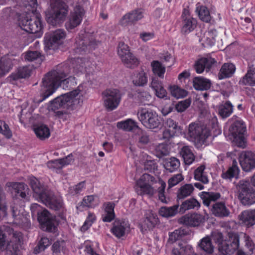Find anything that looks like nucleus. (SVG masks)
<instances>
[{
    "label": "nucleus",
    "mask_w": 255,
    "mask_h": 255,
    "mask_svg": "<svg viewBox=\"0 0 255 255\" xmlns=\"http://www.w3.org/2000/svg\"><path fill=\"white\" fill-rule=\"evenodd\" d=\"M70 64L72 67L73 72L79 75L87 71V66L90 65V62L86 58L78 57L72 59L69 63L59 64L48 72L42 79V84L45 88L42 94V101L52 95L59 87L65 90H70L76 85L74 77L66 78L71 71Z\"/></svg>",
    "instance_id": "nucleus-1"
},
{
    "label": "nucleus",
    "mask_w": 255,
    "mask_h": 255,
    "mask_svg": "<svg viewBox=\"0 0 255 255\" xmlns=\"http://www.w3.org/2000/svg\"><path fill=\"white\" fill-rule=\"evenodd\" d=\"M21 2L22 6L26 8L28 11L26 14L19 16V26L28 33L35 34L36 36H40L42 34L43 25L41 15L37 12V0H21Z\"/></svg>",
    "instance_id": "nucleus-2"
},
{
    "label": "nucleus",
    "mask_w": 255,
    "mask_h": 255,
    "mask_svg": "<svg viewBox=\"0 0 255 255\" xmlns=\"http://www.w3.org/2000/svg\"><path fill=\"white\" fill-rule=\"evenodd\" d=\"M29 185L33 191V196L49 208L58 211L63 206L61 200L57 199L53 193L34 176L29 177Z\"/></svg>",
    "instance_id": "nucleus-3"
},
{
    "label": "nucleus",
    "mask_w": 255,
    "mask_h": 255,
    "mask_svg": "<svg viewBox=\"0 0 255 255\" xmlns=\"http://www.w3.org/2000/svg\"><path fill=\"white\" fill-rule=\"evenodd\" d=\"M80 90L76 89L72 91L63 94L51 101L49 106V109L54 112L55 115L60 118L66 112L63 110H58L61 109H73V106L76 102V97L79 94Z\"/></svg>",
    "instance_id": "nucleus-4"
},
{
    "label": "nucleus",
    "mask_w": 255,
    "mask_h": 255,
    "mask_svg": "<svg viewBox=\"0 0 255 255\" xmlns=\"http://www.w3.org/2000/svg\"><path fill=\"white\" fill-rule=\"evenodd\" d=\"M69 11V6L62 0H56L52 5L51 9L46 14L47 22L56 25L63 22Z\"/></svg>",
    "instance_id": "nucleus-5"
},
{
    "label": "nucleus",
    "mask_w": 255,
    "mask_h": 255,
    "mask_svg": "<svg viewBox=\"0 0 255 255\" xmlns=\"http://www.w3.org/2000/svg\"><path fill=\"white\" fill-rule=\"evenodd\" d=\"M189 136L197 148H200L206 143L210 135L209 128L199 123H192L189 125Z\"/></svg>",
    "instance_id": "nucleus-6"
},
{
    "label": "nucleus",
    "mask_w": 255,
    "mask_h": 255,
    "mask_svg": "<svg viewBox=\"0 0 255 255\" xmlns=\"http://www.w3.org/2000/svg\"><path fill=\"white\" fill-rule=\"evenodd\" d=\"M236 193L239 199L244 205L255 203V191L247 180H241L236 184Z\"/></svg>",
    "instance_id": "nucleus-7"
},
{
    "label": "nucleus",
    "mask_w": 255,
    "mask_h": 255,
    "mask_svg": "<svg viewBox=\"0 0 255 255\" xmlns=\"http://www.w3.org/2000/svg\"><path fill=\"white\" fill-rule=\"evenodd\" d=\"M31 212L36 211L37 220L41 225V229L48 232H54L56 229L55 220L50 217V213L44 209L42 211V207L38 204H33L31 206Z\"/></svg>",
    "instance_id": "nucleus-8"
},
{
    "label": "nucleus",
    "mask_w": 255,
    "mask_h": 255,
    "mask_svg": "<svg viewBox=\"0 0 255 255\" xmlns=\"http://www.w3.org/2000/svg\"><path fill=\"white\" fill-rule=\"evenodd\" d=\"M128 132L132 139L137 142L138 146L143 147L150 142L148 133L144 130L140 128L137 123L135 121L128 119Z\"/></svg>",
    "instance_id": "nucleus-9"
},
{
    "label": "nucleus",
    "mask_w": 255,
    "mask_h": 255,
    "mask_svg": "<svg viewBox=\"0 0 255 255\" xmlns=\"http://www.w3.org/2000/svg\"><path fill=\"white\" fill-rule=\"evenodd\" d=\"M137 115L139 120L147 128L154 129L160 124V119L158 114L152 110L140 108Z\"/></svg>",
    "instance_id": "nucleus-10"
},
{
    "label": "nucleus",
    "mask_w": 255,
    "mask_h": 255,
    "mask_svg": "<svg viewBox=\"0 0 255 255\" xmlns=\"http://www.w3.org/2000/svg\"><path fill=\"white\" fill-rule=\"evenodd\" d=\"M246 127L245 123L242 120L236 121L229 128L230 135L233 142L239 147H245V133Z\"/></svg>",
    "instance_id": "nucleus-11"
},
{
    "label": "nucleus",
    "mask_w": 255,
    "mask_h": 255,
    "mask_svg": "<svg viewBox=\"0 0 255 255\" xmlns=\"http://www.w3.org/2000/svg\"><path fill=\"white\" fill-rule=\"evenodd\" d=\"M66 36L63 29H58L52 32L46 33L44 38V49L45 50L56 49L62 43Z\"/></svg>",
    "instance_id": "nucleus-12"
},
{
    "label": "nucleus",
    "mask_w": 255,
    "mask_h": 255,
    "mask_svg": "<svg viewBox=\"0 0 255 255\" xmlns=\"http://www.w3.org/2000/svg\"><path fill=\"white\" fill-rule=\"evenodd\" d=\"M154 177L150 175L144 173L137 181L135 190L137 194L143 196L147 195L149 197L153 196L155 190L149 184V181H153Z\"/></svg>",
    "instance_id": "nucleus-13"
},
{
    "label": "nucleus",
    "mask_w": 255,
    "mask_h": 255,
    "mask_svg": "<svg viewBox=\"0 0 255 255\" xmlns=\"http://www.w3.org/2000/svg\"><path fill=\"white\" fill-rule=\"evenodd\" d=\"M102 95L105 106L108 110L113 111L118 107L122 98V94L119 90L108 89L103 92Z\"/></svg>",
    "instance_id": "nucleus-14"
},
{
    "label": "nucleus",
    "mask_w": 255,
    "mask_h": 255,
    "mask_svg": "<svg viewBox=\"0 0 255 255\" xmlns=\"http://www.w3.org/2000/svg\"><path fill=\"white\" fill-rule=\"evenodd\" d=\"M228 239L219 246V251L223 255L234 253L239 247V236L235 233H228Z\"/></svg>",
    "instance_id": "nucleus-15"
},
{
    "label": "nucleus",
    "mask_w": 255,
    "mask_h": 255,
    "mask_svg": "<svg viewBox=\"0 0 255 255\" xmlns=\"http://www.w3.org/2000/svg\"><path fill=\"white\" fill-rule=\"evenodd\" d=\"M83 7L80 5H76L73 11L71 12L68 20L65 23V27L68 30L73 29L79 25L85 15Z\"/></svg>",
    "instance_id": "nucleus-16"
},
{
    "label": "nucleus",
    "mask_w": 255,
    "mask_h": 255,
    "mask_svg": "<svg viewBox=\"0 0 255 255\" xmlns=\"http://www.w3.org/2000/svg\"><path fill=\"white\" fill-rule=\"evenodd\" d=\"M181 132L180 127L173 120L168 118L165 123L164 129L162 132L161 139L169 140L171 137L178 135Z\"/></svg>",
    "instance_id": "nucleus-17"
},
{
    "label": "nucleus",
    "mask_w": 255,
    "mask_h": 255,
    "mask_svg": "<svg viewBox=\"0 0 255 255\" xmlns=\"http://www.w3.org/2000/svg\"><path fill=\"white\" fill-rule=\"evenodd\" d=\"M182 26L181 31L184 34H187L193 31L196 27V20L190 14L188 8H184L182 14Z\"/></svg>",
    "instance_id": "nucleus-18"
},
{
    "label": "nucleus",
    "mask_w": 255,
    "mask_h": 255,
    "mask_svg": "<svg viewBox=\"0 0 255 255\" xmlns=\"http://www.w3.org/2000/svg\"><path fill=\"white\" fill-rule=\"evenodd\" d=\"M6 187L9 188L11 192L13 193L16 198L22 199L26 198V194L28 192L27 185L23 182H8L6 184Z\"/></svg>",
    "instance_id": "nucleus-19"
},
{
    "label": "nucleus",
    "mask_w": 255,
    "mask_h": 255,
    "mask_svg": "<svg viewBox=\"0 0 255 255\" xmlns=\"http://www.w3.org/2000/svg\"><path fill=\"white\" fill-rule=\"evenodd\" d=\"M240 163L244 171H251L255 168V153L250 151L243 152L240 156Z\"/></svg>",
    "instance_id": "nucleus-20"
},
{
    "label": "nucleus",
    "mask_w": 255,
    "mask_h": 255,
    "mask_svg": "<svg viewBox=\"0 0 255 255\" xmlns=\"http://www.w3.org/2000/svg\"><path fill=\"white\" fill-rule=\"evenodd\" d=\"M205 221L204 217L199 214H188L179 219L180 223L191 227H197Z\"/></svg>",
    "instance_id": "nucleus-21"
},
{
    "label": "nucleus",
    "mask_w": 255,
    "mask_h": 255,
    "mask_svg": "<svg viewBox=\"0 0 255 255\" xmlns=\"http://www.w3.org/2000/svg\"><path fill=\"white\" fill-rule=\"evenodd\" d=\"M100 203L99 197L97 195L85 196L77 205L78 210L83 211L85 208L94 209L99 206Z\"/></svg>",
    "instance_id": "nucleus-22"
},
{
    "label": "nucleus",
    "mask_w": 255,
    "mask_h": 255,
    "mask_svg": "<svg viewBox=\"0 0 255 255\" xmlns=\"http://www.w3.org/2000/svg\"><path fill=\"white\" fill-rule=\"evenodd\" d=\"M76 52L81 54L90 52L95 50L98 45V42L94 39H81L79 41L76 40Z\"/></svg>",
    "instance_id": "nucleus-23"
},
{
    "label": "nucleus",
    "mask_w": 255,
    "mask_h": 255,
    "mask_svg": "<svg viewBox=\"0 0 255 255\" xmlns=\"http://www.w3.org/2000/svg\"><path fill=\"white\" fill-rule=\"evenodd\" d=\"M31 70L27 66L19 68L17 71L12 73L8 77V81L11 84H14L17 80L30 76Z\"/></svg>",
    "instance_id": "nucleus-24"
},
{
    "label": "nucleus",
    "mask_w": 255,
    "mask_h": 255,
    "mask_svg": "<svg viewBox=\"0 0 255 255\" xmlns=\"http://www.w3.org/2000/svg\"><path fill=\"white\" fill-rule=\"evenodd\" d=\"M211 212L216 217L224 218L229 217L230 211L222 202H216L212 205Z\"/></svg>",
    "instance_id": "nucleus-25"
},
{
    "label": "nucleus",
    "mask_w": 255,
    "mask_h": 255,
    "mask_svg": "<svg viewBox=\"0 0 255 255\" xmlns=\"http://www.w3.org/2000/svg\"><path fill=\"white\" fill-rule=\"evenodd\" d=\"M216 62L212 58H202L197 60L195 64V69L197 73H202L205 69L208 71L213 64Z\"/></svg>",
    "instance_id": "nucleus-26"
},
{
    "label": "nucleus",
    "mask_w": 255,
    "mask_h": 255,
    "mask_svg": "<svg viewBox=\"0 0 255 255\" xmlns=\"http://www.w3.org/2000/svg\"><path fill=\"white\" fill-rule=\"evenodd\" d=\"M193 86L197 90H207L211 86V81L203 77H195L193 80Z\"/></svg>",
    "instance_id": "nucleus-27"
},
{
    "label": "nucleus",
    "mask_w": 255,
    "mask_h": 255,
    "mask_svg": "<svg viewBox=\"0 0 255 255\" xmlns=\"http://www.w3.org/2000/svg\"><path fill=\"white\" fill-rule=\"evenodd\" d=\"M200 207V203L195 198H190L182 202L179 208V212L184 213L186 211L198 209Z\"/></svg>",
    "instance_id": "nucleus-28"
},
{
    "label": "nucleus",
    "mask_w": 255,
    "mask_h": 255,
    "mask_svg": "<svg viewBox=\"0 0 255 255\" xmlns=\"http://www.w3.org/2000/svg\"><path fill=\"white\" fill-rule=\"evenodd\" d=\"M164 168L169 172H174L179 168L180 162L178 159L175 157L165 158L163 162Z\"/></svg>",
    "instance_id": "nucleus-29"
},
{
    "label": "nucleus",
    "mask_w": 255,
    "mask_h": 255,
    "mask_svg": "<svg viewBox=\"0 0 255 255\" xmlns=\"http://www.w3.org/2000/svg\"><path fill=\"white\" fill-rule=\"evenodd\" d=\"M240 172L237 162L234 160L232 165L225 172H223L222 177L226 180H231L233 178H237Z\"/></svg>",
    "instance_id": "nucleus-30"
},
{
    "label": "nucleus",
    "mask_w": 255,
    "mask_h": 255,
    "mask_svg": "<svg viewBox=\"0 0 255 255\" xmlns=\"http://www.w3.org/2000/svg\"><path fill=\"white\" fill-rule=\"evenodd\" d=\"M194 190L192 184H185L181 186L177 192V199H184L192 195Z\"/></svg>",
    "instance_id": "nucleus-31"
},
{
    "label": "nucleus",
    "mask_w": 255,
    "mask_h": 255,
    "mask_svg": "<svg viewBox=\"0 0 255 255\" xmlns=\"http://www.w3.org/2000/svg\"><path fill=\"white\" fill-rule=\"evenodd\" d=\"M236 70L235 66L232 63H225L221 67L219 73V78L223 79L231 77Z\"/></svg>",
    "instance_id": "nucleus-32"
},
{
    "label": "nucleus",
    "mask_w": 255,
    "mask_h": 255,
    "mask_svg": "<svg viewBox=\"0 0 255 255\" xmlns=\"http://www.w3.org/2000/svg\"><path fill=\"white\" fill-rule=\"evenodd\" d=\"M240 220L247 226L255 224V210H246L242 212Z\"/></svg>",
    "instance_id": "nucleus-33"
},
{
    "label": "nucleus",
    "mask_w": 255,
    "mask_h": 255,
    "mask_svg": "<svg viewBox=\"0 0 255 255\" xmlns=\"http://www.w3.org/2000/svg\"><path fill=\"white\" fill-rule=\"evenodd\" d=\"M217 35V32L215 29H212L206 32L204 36L201 39L202 44L204 46H212L216 41V37Z\"/></svg>",
    "instance_id": "nucleus-34"
},
{
    "label": "nucleus",
    "mask_w": 255,
    "mask_h": 255,
    "mask_svg": "<svg viewBox=\"0 0 255 255\" xmlns=\"http://www.w3.org/2000/svg\"><path fill=\"white\" fill-rule=\"evenodd\" d=\"M221 195L219 193L215 192H203L201 195V198L203 200V204L206 206H209L212 203H215L216 201L219 199Z\"/></svg>",
    "instance_id": "nucleus-35"
},
{
    "label": "nucleus",
    "mask_w": 255,
    "mask_h": 255,
    "mask_svg": "<svg viewBox=\"0 0 255 255\" xmlns=\"http://www.w3.org/2000/svg\"><path fill=\"white\" fill-rule=\"evenodd\" d=\"M196 12L202 21L205 22H209L210 21L211 17L210 12L205 6L201 5L198 3L196 5Z\"/></svg>",
    "instance_id": "nucleus-36"
},
{
    "label": "nucleus",
    "mask_w": 255,
    "mask_h": 255,
    "mask_svg": "<svg viewBox=\"0 0 255 255\" xmlns=\"http://www.w3.org/2000/svg\"><path fill=\"white\" fill-rule=\"evenodd\" d=\"M34 130L37 137L41 140L48 138L50 135L49 128L44 124L38 125L34 128Z\"/></svg>",
    "instance_id": "nucleus-37"
},
{
    "label": "nucleus",
    "mask_w": 255,
    "mask_h": 255,
    "mask_svg": "<svg viewBox=\"0 0 255 255\" xmlns=\"http://www.w3.org/2000/svg\"><path fill=\"white\" fill-rule=\"evenodd\" d=\"M194 178L196 180L201 181L204 184L209 182L207 172L204 165L198 167L194 171Z\"/></svg>",
    "instance_id": "nucleus-38"
},
{
    "label": "nucleus",
    "mask_w": 255,
    "mask_h": 255,
    "mask_svg": "<svg viewBox=\"0 0 255 255\" xmlns=\"http://www.w3.org/2000/svg\"><path fill=\"white\" fill-rule=\"evenodd\" d=\"M132 83L135 86H143L147 83V76L146 74L143 71L134 74L131 76Z\"/></svg>",
    "instance_id": "nucleus-39"
},
{
    "label": "nucleus",
    "mask_w": 255,
    "mask_h": 255,
    "mask_svg": "<svg viewBox=\"0 0 255 255\" xmlns=\"http://www.w3.org/2000/svg\"><path fill=\"white\" fill-rule=\"evenodd\" d=\"M180 154L186 164H191L195 159L191 147L188 146H184L181 148Z\"/></svg>",
    "instance_id": "nucleus-40"
},
{
    "label": "nucleus",
    "mask_w": 255,
    "mask_h": 255,
    "mask_svg": "<svg viewBox=\"0 0 255 255\" xmlns=\"http://www.w3.org/2000/svg\"><path fill=\"white\" fill-rule=\"evenodd\" d=\"M198 246L202 250L209 254H211L214 252V247L212 245L211 239L208 236L202 239L199 243Z\"/></svg>",
    "instance_id": "nucleus-41"
},
{
    "label": "nucleus",
    "mask_w": 255,
    "mask_h": 255,
    "mask_svg": "<svg viewBox=\"0 0 255 255\" xmlns=\"http://www.w3.org/2000/svg\"><path fill=\"white\" fill-rule=\"evenodd\" d=\"M239 83L240 84L245 85H255V68L249 70Z\"/></svg>",
    "instance_id": "nucleus-42"
},
{
    "label": "nucleus",
    "mask_w": 255,
    "mask_h": 255,
    "mask_svg": "<svg viewBox=\"0 0 255 255\" xmlns=\"http://www.w3.org/2000/svg\"><path fill=\"white\" fill-rule=\"evenodd\" d=\"M126 228L122 222L115 221L113 224V227L111 229V232L115 237L120 238L124 236L125 234Z\"/></svg>",
    "instance_id": "nucleus-43"
},
{
    "label": "nucleus",
    "mask_w": 255,
    "mask_h": 255,
    "mask_svg": "<svg viewBox=\"0 0 255 255\" xmlns=\"http://www.w3.org/2000/svg\"><path fill=\"white\" fill-rule=\"evenodd\" d=\"M178 205H175L170 207H162L159 211V214L164 217H169L175 216L178 211Z\"/></svg>",
    "instance_id": "nucleus-44"
},
{
    "label": "nucleus",
    "mask_w": 255,
    "mask_h": 255,
    "mask_svg": "<svg viewBox=\"0 0 255 255\" xmlns=\"http://www.w3.org/2000/svg\"><path fill=\"white\" fill-rule=\"evenodd\" d=\"M118 54L121 59L123 62L128 64V45L124 42H120L118 47Z\"/></svg>",
    "instance_id": "nucleus-45"
},
{
    "label": "nucleus",
    "mask_w": 255,
    "mask_h": 255,
    "mask_svg": "<svg viewBox=\"0 0 255 255\" xmlns=\"http://www.w3.org/2000/svg\"><path fill=\"white\" fill-rule=\"evenodd\" d=\"M151 66L153 73L159 77L163 78L165 72V67L158 61H153Z\"/></svg>",
    "instance_id": "nucleus-46"
},
{
    "label": "nucleus",
    "mask_w": 255,
    "mask_h": 255,
    "mask_svg": "<svg viewBox=\"0 0 255 255\" xmlns=\"http://www.w3.org/2000/svg\"><path fill=\"white\" fill-rule=\"evenodd\" d=\"M12 68L11 61L6 58L0 59V76H3L7 73Z\"/></svg>",
    "instance_id": "nucleus-47"
},
{
    "label": "nucleus",
    "mask_w": 255,
    "mask_h": 255,
    "mask_svg": "<svg viewBox=\"0 0 255 255\" xmlns=\"http://www.w3.org/2000/svg\"><path fill=\"white\" fill-rule=\"evenodd\" d=\"M233 112V106L230 102H227L219 107V114L223 118L230 116Z\"/></svg>",
    "instance_id": "nucleus-48"
},
{
    "label": "nucleus",
    "mask_w": 255,
    "mask_h": 255,
    "mask_svg": "<svg viewBox=\"0 0 255 255\" xmlns=\"http://www.w3.org/2000/svg\"><path fill=\"white\" fill-rule=\"evenodd\" d=\"M170 91L171 95L176 99L183 98L187 95L186 91L175 85L170 87Z\"/></svg>",
    "instance_id": "nucleus-49"
},
{
    "label": "nucleus",
    "mask_w": 255,
    "mask_h": 255,
    "mask_svg": "<svg viewBox=\"0 0 255 255\" xmlns=\"http://www.w3.org/2000/svg\"><path fill=\"white\" fill-rule=\"evenodd\" d=\"M96 216L94 213L89 212L86 219L82 226L81 230L86 231L88 230L96 221Z\"/></svg>",
    "instance_id": "nucleus-50"
},
{
    "label": "nucleus",
    "mask_w": 255,
    "mask_h": 255,
    "mask_svg": "<svg viewBox=\"0 0 255 255\" xmlns=\"http://www.w3.org/2000/svg\"><path fill=\"white\" fill-rule=\"evenodd\" d=\"M0 133L7 139H10L12 136V131L8 125L3 120H0Z\"/></svg>",
    "instance_id": "nucleus-51"
},
{
    "label": "nucleus",
    "mask_w": 255,
    "mask_h": 255,
    "mask_svg": "<svg viewBox=\"0 0 255 255\" xmlns=\"http://www.w3.org/2000/svg\"><path fill=\"white\" fill-rule=\"evenodd\" d=\"M158 184L159 185L157 189L158 198L162 203H167V200L164 194L165 189L166 186V183L163 180L159 179Z\"/></svg>",
    "instance_id": "nucleus-52"
},
{
    "label": "nucleus",
    "mask_w": 255,
    "mask_h": 255,
    "mask_svg": "<svg viewBox=\"0 0 255 255\" xmlns=\"http://www.w3.org/2000/svg\"><path fill=\"white\" fill-rule=\"evenodd\" d=\"M184 179V176L181 173H177L172 175L168 180V188L169 189L176 186L182 181Z\"/></svg>",
    "instance_id": "nucleus-53"
},
{
    "label": "nucleus",
    "mask_w": 255,
    "mask_h": 255,
    "mask_svg": "<svg viewBox=\"0 0 255 255\" xmlns=\"http://www.w3.org/2000/svg\"><path fill=\"white\" fill-rule=\"evenodd\" d=\"M46 165L48 168L55 171L57 173L63 168L60 159L49 160L47 162Z\"/></svg>",
    "instance_id": "nucleus-54"
},
{
    "label": "nucleus",
    "mask_w": 255,
    "mask_h": 255,
    "mask_svg": "<svg viewBox=\"0 0 255 255\" xmlns=\"http://www.w3.org/2000/svg\"><path fill=\"white\" fill-rule=\"evenodd\" d=\"M191 103L189 99L180 101L176 105L175 109L179 113L183 112L190 106Z\"/></svg>",
    "instance_id": "nucleus-55"
},
{
    "label": "nucleus",
    "mask_w": 255,
    "mask_h": 255,
    "mask_svg": "<svg viewBox=\"0 0 255 255\" xmlns=\"http://www.w3.org/2000/svg\"><path fill=\"white\" fill-rule=\"evenodd\" d=\"M155 151L157 156L159 157L166 155L169 152L167 145L163 143L159 144L156 146Z\"/></svg>",
    "instance_id": "nucleus-56"
},
{
    "label": "nucleus",
    "mask_w": 255,
    "mask_h": 255,
    "mask_svg": "<svg viewBox=\"0 0 255 255\" xmlns=\"http://www.w3.org/2000/svg\"><path fill=\"white\" fill-rule=\"evenodd\" d=\"M115 141L117 145H126L128 143V139L126 134L121 133H116L115 135Z\"/></svg>",
    "instance_id": "nucleus-57"
},
{
    "label": "nucleus",
    "mask_w": 255,
    "mask_h": 255,
    "mask_svg": "<svg viewBox=\"0 0 255 255\" xmlns=\"http://www.w3.org/2000/svg\"><path fill=\"white\" fill-rule=\"evenodd\" d=\"M86 187L85 181H82L70 188V192L73 195H75L81 192Z\"/></svg>",
    "instance_id": "nucleus-58"
},
{
    "label": "nucleus",
    "mask_w": 255,
    "mask_h": 255,
    "mask_svg": "<svg viewBox=\"0 0 255 255\" xmlns=\"http://www.w3.org/2000/svg\"><path fill=\"white\" fill-rule=\"evenodd\" d=\"M143 17L142 11L141 9H137L132 11L128 14V20L134 22L140 19Z\"/></svg>",
    "instance_id": "nucleus-59"
},
{
    "label": "nucleus",
    "mask_w": 255,
    "mask_h": 255,
    "mask_svg": "<svg viewBox=\"0 0 255 255\" xmlns=\"http://www.w3.org/2000/svg\"><path fill=\"white\" fill-rule=\"evenodd\" d=\"M139 63L138 58L132 53L128 52V68H134Z\"/></svg>",
    "instance_id": "nucleus-60"
},
{
    "label": "nucleus",
    "mask_w": 255,
    "mask_h": 255,
    "mask_svg": "<svg viewBox=\"0 0 255 255\" xmlns=\"http://www.w3.org/2000/svg\"><path fill=\"white\" fill-rule=\"evenodd\" d=\"M244 238L245 243V246L248 249V250L250 252L249 254L251 255L253 254V250L255 248L254 244L251 238L245 234H244Z\"/></svg>",
    "instance_id": "nucleus-61"
},
{
    "label": "nucleus",
    "mask_w": 255,
    "mask_h": 255,
    "mask_svg": "<svg viewBox=\"0 0 255 255\" xmlns=\"http://www.w3.org/2000/svg\"><path fill=\"white\" fill-rule=\"evenodd\" d=\"M50 245V242L48 238L46 237H43L41 239L40 241L39 242L38 245V248L39 251H37V252H39L40 251H43L48 246ZM35 252H37V249L35 250Z\"/></svg>",
    "instance_id": "nucleus-62"
},
{
    "label": "nucleus",
    "mask_w": 255,
    "mask_h": 255,
    "mask_svg": "<svg viewBox=\"0 0 255 255\" xmlns=\"http://www.w3.org/2000/svg\"><path fill=\"white\" fill-rule=\"evenodd\" d=\"M156 167V163L154 160H146L144 163V169L147 171L152 172Z\"/></svg>",
    "instance_id": "nucleus-63"
},
{
    "label": "nucleus",
    "mask_w": 255,
    "mask_h": 255,
    "mask_svg": "<svg viewBox=\"0 0 255 255\" xmlns=\"http://www.w3.org/2000/svg\"><path fill=\"white\" fill-rule=\"evenodd\" d=\"M182 234L183 230L181 229L176 230L169 235V240L172 242H174L176 241L179 240Z\"/></svg>",
    "instance_id": "nucleus-64"
}]
</instances>
